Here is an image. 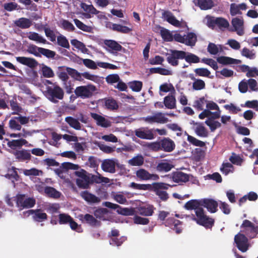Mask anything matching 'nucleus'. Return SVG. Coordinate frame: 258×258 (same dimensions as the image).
<instances>
[{
  "instance_id": "79ce46f5",
  "label": "nucleus",
  "mask_w": 258,
  "mask_h": 258,
  "mask_svg": "<svg viewBox=\"0 0 258 258\" xmlns=\"http://www.w3.org/2000/svg\"><path fill=\"white\" fill-rule=\"evenodd\" d=\"M71 43L76 48L81 50L84 53H87L89 50L86 48L85 45L82 42L77 39H72L71 40Z\"/></svg>"
},
{
  "instance_id": "412c9836",
  "label": "nucleus",
  "mask_w": 258,
  "mask_h": 258,
  "mask_svg": "<svg viewBox=\"0 0 258 258\" xmlns=\"http://www.w3.org/2000/svg\"><path fill=\"white\" fill-rule=\"evenodd\" d=\"M16 60L18 62L32 69L36 68L38 64V61L34 58L31 57L18 56L16 57Z\"/></svg>"
},
{
  "instance_id": "c85d7f7f",
  "label": "nucleus",
  "mask_w": 258,
  "mask_h": 258,
  "mask_svg": "<svg viewBox=\"0 0 258 258\" xmlns=\"http://www.w3.org/2000/svg\"><path fill=\"white\" fill-rule=\"evenodd\" d=\"M44 192L49 198L57 199L60 197L61 194L53 187L47 186L45 187Z\"/></svg>"
},
{
  "instance_id": "a211bd4d",
  "label": "nucleus",
  "mask_w": 258,
  "mask_h": 258,
  "mask_svg": "<svg viewBox=\"0 0 258 258\" xmlns=\"http://www.w3.org/2000/svg\"><path fill=\"white\" fill-rule=\"evenodd\" d=\"M174 167L172 162L167 160H162L156 166V170L160 172H167Z\"/></svg>"
},
{
  "instance_id": "5fc2aeb1",
  "label": "nucleus",
  "mask_w": 258,
  "mask_h": 258,
  "mask_svg": "<svg viewBox=\"0 0 258 258\" xmlns=\"http://www.w3.org/2000/svg\"><path fill=\"white\" fill-rule=\"evenodd\" d=\"M74 22L76 26L80 30L86 32H91V27L86 25L79 20L75 19H74Z\"/></svg>"
},
{
  "instance_id": "7c9ffc66",
  "label": "nucleus",
  "mask_w": 258,
  "mask_h": 258,
  "mask_svg": "<svg viewBox=\"0 0 258 258\" xmlns=\"http://www.w3.org/2000/svg\"><path fill=\"white\" fill-rule=\"evenodd\" d=\"M104 44L108 47H109L111 50L116 52L120 51L122 49L124 50V48H123L121 45H120L115 40H105L104 41Z\"/></svg>"
},
{
  "instance_id": "ddd939ff",
  "label": "nucleus",
  "mask_w": 258,
  "mask_h": 258,
  "mask_svg": "<svg viewBox=\"0 0 258 258\" xmlns=\"http://www.w3.org/2000/svg\"><path fill=\"white\" fill-rule=\"evenodd\" d=\"M27 213L32 215L33 220L35 222H42L47 219V215L41 209L29 210Z\"/></svg>"
},
{
  "instance_id": "bf43d9fd",
  "label": "nucleus",
  "mask_w": 258,
  "mask_h": 258,
  "mask_svg": "<svg viewBox=\"0 0 258 258\" xmlns=\"http://www.w3.org/2000/svg\"><path fill=\"white\" fill-rule=\"evenodd\" d=\"M187 140L190 144L195 146L203 147L206 145L205 142L200 141L190 135H187Z\"/></svg>"
},
{
  "instance_id": "f704fd0d",
  "label": "nucleus",
  "mask_w": 258,
  "mask_h": 258,
  "mask_svg": "<svg viewBox=\"0 0 258 258\" xmlns=\"http://www.w3.org/2000/svg\"><path fill=\"white\" fill-rule=\"evenodd\" d=\"M109 179L107 177L102 176L98 173V175H93L90 173V184L94 183H101L102 182L108 183Z\"/></svg>"
},
{
  "instance_id": "052dcab7",
  "label": "nucleus",
  "mask_w": 258,
  "mask_h": 258,
  "mask_svg": "<svg viewBox=\"0 0 258 258\" xmlns=\"http://www.w3.org/2000/svg\"><path fill=\"white\" fill-rule=\"evenodd\" d=\"M23 173L26 176H39L42 175L43 171L41 170H38L35 168H32L30 169H24Z\"/></svg>"
},
{
  "instance_id": "9b49d317",
  "label": "nucleus",
  "mask_w": 258,
  "mask_h": 258,
  "mask_svg": "<svg viewBox=\"0 0 258 258\" xmlns=\"http://www.w3.org/2000/svg\"><path fill=\"white\" fill-rule=\"evenodd\" d=\"M143 120L150 124L154 123H164L169 121L168 119L165 117L164 114L161 112H156L152 116H147V117H143Z\"/></svg>"
},
{
  "instance_id": "e433bc0d",
  "label": "nucleus",
  "mask_w": 258,
  "mask_h": 258,
  "mask_svg": "<svg viewBox=\"0 0 258 258\" xmlns=\"http://www.w3.org/2000/svg\"><path fill=\"white\" fill-rule=\"evenodd\" d=\"M185 42L184 44L187 46H195L197 41V38L196 35L193 32H189L184 37Z\"/></svg>"
},
{
  "instance_id": "2eb2a0df",
  "label": "nucleus",
  "mask_w": 258,
  "mask_h": 258,
  "mask_svg": "<svg viewBox=\"0 0 258 258\" xmlns=\"http://www.w3.org/2000/svg\"><path fill=\"white\" fill-rule=\"evenodd\" d=\"M202 207L206 208L209 212L215 213L218 211V203L212 199H202Z\"/></svg>"
},
{
  "instance_id": "603ef678",
  "label": "nucleus",
  "mask_w": 258,
  "mask_h": 258,
  "mask_svg": "<svg viewBox=\"0 0 258 258\" xmlns=\"http://www.w3.org/2000/svg\"><path fill=\"white\" fill-rule=\"evenodd\" d=\"M194 72L196 76L212 78L210 77L211 74L210 71L206 68H197L194 70Z\"/></svg>"
},
{
  "instance_id": "393cba45",
  "label": "nucleus",
  "mask_w": 258,
  "mask_h": 258,
  "mask_svg": "<svg viewBox=\"0 0 258 258\" xmlns=\"http://www.w3.org/2000/svg\"><path fill=\"white\" fill-rule=\"evenodd\" d=\"M172 179L176 183L186 182L189 180V176L181 171H177L173 173Z\"/></svg>"
},
{
  "instance_id": "b1692460",
  "label": "nucleus",
  "mask_w": 258,
  "mask_h": 258,
  "mask_svg": "<svg viewBox=\"0 0 258 258\" xmlns=\"http://www.w3.org/2000/svg\"><path fill=\"white\" fill-rule=\"evenodd\" d=\"M80 196L85 201L89 203H98L100 202L99 198L87 190L82 191L80 193Z\"/></svg>"
},
{
  "instance_id": "72a5a7b5",
  "label": "nucleus",
  "mask_w": 258,
  "mask_h": 258,
  "mask_svg": "<svg viewBox=\"0 0 258 258\" xmlns=\"http://www.w3.org/2000/svg\"><path fill=\"white\" fill-rule=\"evenodd\" d=\"M16 158L19 160L24 161L30 160L31 159V154L29 152L26 150H22L16 151L14 153Z\"/></svg>"
},
{
  "instance_id": "37998d69",
  "label": "nucleus",
  "mask_w": 258,
  "mask_h": 258,
  "mask_svg": "<svg viewBox=\"0 0 258 258\" xmlns=\"http://www.w3.org/2000/svg\"><path fill=\"white\" fill-rule=\"evenodd\" d=\"M83 222H86L91 226H96L100 223V222L96 220L92 215L86 214L84 216Z\"/></svg>"
},
{
  "instance_id": "4be33fe9",
  "label": "nucleus",
  "mask_w": 258,
  "mask_h": 258,
  "mask_svg": "<svg viewBox=\"0 0 258 258\" xmlns=\"http://www.w3.org/2000/svg\"><path fill=\"white\" fill-rule=\"evenodd\" d=\"M209 25L210 26H217L219 28H228L229 26V22L227 20L223 18H216L211 19L209 21Z\"/></svg>"
},
{
  "instance_id": "0e129e2a",
  "label": "nucleus",
  "mask_w": 258,
  "mask_h": 258,
  "mask_svg": "<svg viewBox=\"0 0 258 258\" xmlns=\"http://www.w3.org/2000/svg\"><path fill=\"white\" fill-rule=\"evenodd\" d=\"M40 50V57L42 55L48 58H53L56 55L55 51L41 47Z\"/></svg>"
},
{
  "instance_id": "ea45409f",
  "label": "nucleus",
  "mask_w": 258,
  "mask_h": 258,
  "mask_svg": "<svg viewBox=\"0 0 258 258\" xmlns=\"http://www.w3.org/2000/svg\"><path fill=\"white\" fill-rule=\"evenodd\" d=\"M144 159L142 155H138L128 161V164L133 166H140L144 164Z\"/></svg>"
},
{
  "instance_id": "49530a36",
  "label": "nucleus",
  "mask_w": 258,
  "mask_h": 258,
  "mask_svg": "<svg viewBox=\"0 0 258 258\" xmlns=\"http://www.w3.org/2000/svg\"><path fill=\"white\" fill-rule=\"evenodd\" d=\"M160 35L164 41L166 42H171L173 40L172 34L170 31L167 29L162 28L160 30Z\"/></svg>"
},
{
  "instance_id": "3c124183",
  "label": "nucleus",
  "mask_w": 258,
  "mask_h": 258,
  "mask_svg": "<svg viewBox=\"0 0 258 258\" xmlns=\"http://www.w3.org/2000/svg\"><path fill=\"white\" fill-rule=\"evenodd\" d=\"M198 126L196 127L195 132L196 134L201 137H207L208 136V132L207 129L203 125L201 124H198Z\"/></svg>"
},
{
  "instance_id": "680f3d73",
  "label": "nucleus",
  "mask_w": 258,
  "mask_h": 258,
  "mask_svg": "<svg viewBox=\"0 0 258 258\" xmlns=\"http://www.w3.org/2000/svg\"><path fill=\"white\" fill-rule=\"evenodd\" d=\"M10 105L12 110L14 111L13 112L14 114H18L22 110V107L19 105L16 99H13L10 100Z\"/></svg>"
},
{
  "instance_id": "5701e85b",
  "label": "nucleus",
  "mask_w": 258,
  "mask_h": 258,
  "mask_svg": "<svg viewBox=\"0 0 258 258\" xmlns=\"http://www.w3.org/2000/svg\"><path fill=\"white\" fill-rule=\"evenodd\" d=\"M80 6L86 13L85 17L87 18H90L91 15H97L99 13V11L97 10L91 4L87 5L85 3L82 2Z\"/></svg>"
},
{
  "instance_id": "c9c22d12",
  "label": "nucleus",
  "mask_w": 258,
  "mask_h": 258,
  "mask_svg": "<svg viewBox=\"0 0 258 258\" xmlns=\"http://www.w3.org/2000/svg\"><path fill=\"white\" fill-rule=\"evenodd\" d=\"M28 143V142L23 139L18 140H13L8 142L7 145L9 147L12 149H15L17 147H21L23 145H25Z\"/></svg>"
},
{
  "instance_id": "f257e3e1",
  "label": "nucleus",
  "mask_w": 258,
  "mask_h": 258,
  "mask_svg": "<svg viewBox=\"0 0 258 258\" xmlns=\"http://www.w3.org/2000/svg\"><path fill=\"white\" fill-rule=\"evenodd\" d=\"M201 205L202 199L191 200L187 202L184 204V208L187 210H194L195 215H186L185 217L196 222L198 224L204 226L206 229H211L214 224L215 220L206 215Z\"/></svg>"
},
{
  "instance_id": "a878e982",
  "label": "nucleus",
  "mask_w": 258,
  "mask_h": 258,
  "mask_svg": "<svg viewBox=\"0 0 258 258\" xmlns=\"http://www.w3.org/2000/svg\"><path fill=\"white\" fill-rule=\"evenodd\" d=\"M247 9V6L245 3H241L236 5L232 3L230 5V12L231 16H235L236 15L242 14L240 10H245Z\"/></svg>"
},
{
  "instance_id": "4d7b16f0",
  "label": "nucleus",
  "mask_w": 258,
  "mask_h": 258,
  "mask_svg": "<svg viewBox=\"0 0 258 258\" xmlns=\"http://www.w3.org/2000/svg\"><path fill=\"white\" fill-rule=\"evenodd\" d=\"M161 140L147 143L146 147L150 150L154 152L161 151Z\"/></svg>"
},
{
  "instance_id": "a19ab883",
  "label": "nucleus",
  "mask_w": 258,
  "mask_h": 258,
  "mask_svg": "<svg viewBox=\"0 0 258 258\" xmlns=\"http://www.w3.org/2000/svg\"><path fill=\"white\" fill-rule=\"evenodd\" d=\"M28 38L31 40L36 41L43 44L48 43L46 40L36 32H30Z\"/></svg>"
},
{
  "instance_id": "20e7f679",
  "label": "nucleus",
  "mask_w": 258,
  "mask_h": 258,
  "mask_svg": "<svg viewBox=\"0 0 258 258\" xmlns=\"http://www.w3.org/2000/svg\"><path fill=\"white\" fill-rule=\"evenodd\" d=\"M74 174L78 177L76 182L79 188L87 189L89 187L90 184V173L87 172L83 169H81L80 170L75 171Z\"/></svg>"
},
{
  "instance_id": "774afa93",
  "label": "nucleus",
  "mask_w": 258,
  "mask_h": 258,
  "mask_svg": "<svg viewBox=\"0 0 258 258\" xmlns=\"http://www.w3.org/2000/svg\"><path fill=\"white\" fill-rule=\"evenodd\" d=\"M61 27L68 31L73 32L75 30L74 26L67 20H62L61 21Z\"/></svg>"
},
{
  "instance_id": "8fccbe9b",
  "label": "nucleus",
  "mask_w": 258,
  "mask_h": 258,
  "mask_svg": "<svg viewBox=\"0 0 258 258\" xmlns=\"http://www.w3.org/2000/svg\"><path fill=\"white\" fill-rule=\"evenodd\" d=\"M183 59H184L186 62L189 63H197L200 61V58L197 55L191 53H189L186 55V53L185 51L184 57H183Z\"/></svg>"
},
{
  "instance_id": "09e8293b",
  "label": "nucleus",
  "mask_w": 258,
  "mask_h": 258,
  "mask_svg": "<svg viewBox=\"0 0 258 258\" xmlns=\"http://www.w3.org/2000/svg\"><path fill=\"white\" fill-rule=\"evenodd\" d=\"M150 72L152 74H159L162 75H171V71L162 68H152L150 69Z\"/></svg>"
},
{
  "instance_id": "1a4fd4ad",
  "label": "nucleus",
  "mask_w": 258,
  "mask_h": 258,
  "mask_svg": "<svg viewBox=\"0 0 258 258\" xmlns=\"http://www.w3.org/2000/svg\"><path fill=\"white\" fill-rule=\"evenodd\" d=\"M248 238L240 232L234 237V242L238 249L243 252H246L249 247Z\"/></svg>"
},
{
  "instance_id": "9d476101",
  "label": "nucleus",
  "mask_w": 258,
  "mask_h": 258,
  "mask_svg": "<svg viewBox=\"0 0 258 258\" xmlns=\"http://www.w3.org/2000/svg\"><path fill=\"white\" fill-rule=\"evenodd\" d=\"M171 53L167 57V62L173 67L178 65V59H183L184 57V51L182 50H172Z\"/></svg>"
},
{
  "instance_id": "bb28decb",
  "label": "nucleus",
  "mask_w": 258,
  "mask_h": 258,
  "mask_svg": "<svg viewBox=\"0 0 258 258\" xmlns=\"http://www.w3.org/2000/svg\"><path fill=\"white\" fill-rule=\"evenodd\" d=\"M162 16L169 23L171 24V25L176 27L180 26V22L176 19V18L170 11H164L162 13Z\"/></svg>"
},
{
  "instance_id": "864d4df0",
  "label": "nucleus",
  "mask_w": 258,
  "mask_h": 258,
  "mask_svg": "<svg viewBox=\"0 0 258 258\" xmlns=\"http://www.w3.org/2000/svg\"><path fill=\"white\" fill-rule=\"evenodd\" d=\"M58 223L60 225H65L69 224L72 217L69 214L65 213L59 214L58 215Z\"/></svg>"
},
{
  "instance_id": "423d86ee",
  "label": "nucleus",
  "mask_w": 258,
  "mask_h": 258,
  "mask_svg": "<svg viewBox=\"0 0 258 258\" xmlns=\"http://www.w3.org/2000/svg\"><path fill=\"white\" fill-rule=\"evenodd\" d=\"M96 90L97 89L95 86L92 84H88L76 87L74 92L77 97L86 99L91 98Z\"/></svg>"
},
{
  "instance_id": "6e6552de",
  "label": "nucleus",
  "mask_w": 258,
  "mask_h": 258,
  "mask_svg": "<svg viewBox=\"0 0 258 258\" xmlns=\"http://www.w3.org/2000/svg\"><path fill=\"white\" fill-rule=\"evenodd\" d=\"M152 188L161 200L166 201L168 199V194L166 191L162 190V189H167L170 186L169 184L163 182H154L152 184Z\"/></svg>"
},
{
  "instance_id": "338daca9",
  "label": "nucleus",
  "mask_w": 258,
  "mask_h": 258,
  "mask_svg": "<svg viewBox=\"0 0 258 258\" xmlns=\"http://www.w3.org/2000/svg\"><path fill=\"white\" fill-rule=\"evenodd\" d=\"M41 47L37 46L34 44L30 45L27 49V51L30 53L33 54L35 56L40 57V51Z\"/></svg>"
},
{
  "instance_id": "2f4dec72",
  "label": "nucleus",
  "mask_w": 258,
  "mask_h": 258,
  "mask_svg": "<svg viewBox=\"0 0 258 258\" xmlns=\"http://www.w3.org/2000/svg\"><path fill=\"white\" fill-rule=\"evenodd\" d=\"M62 68H65L68 75L75 80L80 82H82L84 80L82 77V75H81V73L76 70L68 67H62Z\"/></svg>"
},
{
  "instance_id": "7ed1b4c3",
  "label": "nucleus",
  "mask_w": 258,
  "mask_h": 258,
  "mask_svg": "<svg viewBox=\"0 0 258 258\" xmlns=\"http://www.w3.org/2000/svg\"><path fill=\"white\" fill-rule=\"evenodd\" d=\"M46 90L47 97L49 101L53 103H57L59 100L63 99L64 92L62 88L56 83L53 87H47Z\"/></svg>"
},
{
  "instance_id": "c03bdc74",
  "label": "nucleus",
  "mask_w": 258,
  "mask_h": 258,
  "mask_svg": "<svg viewBox=\"0 0 258 258\" xmlns=\"http://www.w3.org/2000/svg\"><path fill=\"white\" fill-rule=\"evenodd\" d=\"M205 123L209 127L211 132H214L217 128L221 126V123L212 118H208L205 121Z\"/></svg>"
},
{
  "instance_id": "6ab92c4d",
  "label": "nucleus",
  "mask_w": 258,
  "mask_h": 258,
  "mask_svg": "<svg viewBox=\"0 0 258 258\" xmlns=\"http://www.w3.org/2000/svg\"><path fill=\"white\" fill-rule=\"evenodd\" d=\"M90 115L96 121V123L98 126L106 128L111 125L109 120L96 113L91 112Z\"/></svg>"
},
{
  "instance_id": "e2e57ef3",
  "label": "nucleus",
  "mask_w": 258,
  "mask_h": 258,
  "mask_svg": "<svg viewBox=\"0 0 258 258\" xmlns=\"http://www.w3.org/2000/svg\"><path fill=\"white\" fill-rule=\"evenodd\" d=\"M57 43L58 45L66 48L69 49L70 47L68 39L65 36L62 35L57 36Z\"/></svg>"
},
{
  "instance_id": "13d9d810",
  "label": "nucleus",
  "mask_w": 258,
  "mask_h": 258,
  "mask_svg": "<svg viewBox=\"0 0 258 258\" xmlns=\"http://www.w3.org/2000/svg\"><path fill=\"white\" fill-rule=\"evenodd\" d=\"M152 185L150 184H139L135 182L131 183V187L133 188L143 190H151L152 187Z\"/></svg>"
},
{
  "instance_id": "473e14b6",
  "label": "nucleus",
  "mask_w": 258,
  "mask_h": 258,
  "mask_svg": "<svg viewBox=\"0 0 258 258\" xmlns=\"http://www.w3.org/2000/svg\"><path fill=\"white\" fill-rule=\"evenodd\" d=\"M164 104L168 109H174L176 107V99L174 95H168L164 99Z\"/></svg>"
},
{
  "instance_id": "c756f323",
  "label": "nucleus",
  "mask_w": 258,
  "mask_h": 258,
  "mask_svg": "<svg viewBox=\"0 0 258 258\" xmlns=\"http://www.w3.org/2000/svg\"><path fill=\"white\" fill-rule=\"evenodd\" d=\"M104 105L106 109L109 110H117L118 105L117 101L112 98L108 97L104 99Z\"/></svg>"
},
{
  "instance_id": "dca6fc26",
  "label": "nucleus",
  "mask_w": 258,
  "mask_h": 258,
  "mask_svg": "<svg viewBox=\"0 0 258 258\" xmlns=\"http://www.w3.org/2000/svg\"><path fill=\"white\" fill-rule=\"evenodd\" d=\"M231 24L233 27L232 31H236L237 34L239 36L244 34V21L242 18H234L231 21Z\"/></svg>"
},
{
  "instance_id": "f3484780",
  "label": "nucleus",
  "mask_w": 258,
  "mask_h": 258,
  "mask_svg": "<svg viewBox=\"0 0 258 258\" xmlns=\"http://www.w3.org/2000/svg\"><path fill=\"white\" fill-rule=\"evenodd\" d=\"M115 160L113 159H107L103 161L101 164L102 170L106 172L114 173L115 172Z\"/></svg>"
},
{
  "instance_id": "4c0bfd02",
  "label": "nucleus",
  "mask_w": 258,
  "mask_h": 258,
  "mask_svg": "<svg viewBox=\"0 0 258 258\" xmlns=\"http://www.w3.org/2000/svg\"><path fill=\"white\" fill-rule=\"evenodd\" d=\"M65 121L71 127L76 130H80L81 129V124L77 119L72 116H67L65 118Z\"/></svg>"
},
{
  "instance_id": "f03ea898",
  "label": "nucleus",
  "mask_w": 258,
  "mask_h": 258,
  "mask_svg": "<svg viewBox=\"0 0 258 258\" xmlns=\"http://www.w3.org/2000/svg\"><path fill=\"white\" fill-rule=\"evenodd\" d=\"M155 208L152 205L147 204L139 206L136 208L122 209L120 211L121 215L124 216H133L140 215L143 216L148 217L152 216Z\"/></svg>"
},
{
  "instance_id": "aec40b11",
  "label": "nucleus",
  "mask_w": 258,
  "mask_h": 258,
  "mask_svg": "<svg viewBox=\"0 0 258 258\" xmlns=\"http://www.w3.org/2000/svg\"><path fill=\"white\" fill-rule=\"evenodd\" d=\"M161 151L166 152L173 151L175 148L174 142L169 138H164L161 140Z\"/></svg>"
},
{
  "instance_id": "69168bd1",
  "label": "nucleus",
  "mask_w": 258,
  "mask_h": 258,
  "mask_svg": "<svg viewBox=\"0 0 258 258\" xmlns=\"http://www.w3.org/2000/svg\"><path fill=\"white\" fill-rule=\"evenodd\" d=\"M126 237L125 236H121L118 238L116 237H112L110 239L109 243L110 244L113 246H120L125 240Z\"/></svg>"
},
{
  "instance_id": "58836bf2",
  "label": "nucleus",
  "mask_w": 258,
  "mask_h": 258,
  "mask_svg": "<svg viewBox=\"0 0 258 258\" xmlns=\"http://www.w3.org/2000/svg\"><path fill=\"white\" fill-rule=\"evenodd\" d=\"M110 28L113 31H117L122 33H128L132 31V29L125 26H122L117 24H112Z\"/></svg>"
},
{
  "instance_id": "cd10ccee",
  "label": "nucleus",
  "mask_w": 258,
  "mask_h": 258,
  "mask_svg": "<svg viewBox=\"0 0 258 258\" xmlns=\"http://www.w3.org/2000/svg\"><path fill=\"white\" fill-rule=\"evenodd\" d=\"M14 24L16 26L23 29L29 28L32 24V21L29 19L24 17L16 20Z\"/></svg>"
},
{
  "instance_id": "39448f33",
  "label": "nucleus",
  "mask_w": 258,
  "mask_h": 258,
  "mask_svg": "<svg viewBox=\"0 0 258 258\" xmlns=\"http://www.w3.org/2000/svg\"><path fill=\"white\" fill-rule=\"evenodd\" d=\"M240 228L241 229L240 232L244 234L249 239H253L257 237L258 235L257 227H255L254 224L249 220H243L240 226Z\"/></svg>"
},
{
  "instance_id": "f8f14e48",
  "label": "nucleus",
  "mask_w": 258,
  "mask_h": 258,
  "mask_svg": "<svg viewBox=\"0 0 258 258\" xmlns=\"http://www.w3.org/2000/svg\"><path fill=\"white\" fill-rule=\"evenodd\" d=\"M135 135L139 138L145 140H153L155 138L152 129L148 127H140L135 131Z\"/></svg>"
},
{
  "instance_id": "a18cd8bd",
  "label": "nucleus",
  "mask_w": 258,
  "mask_h": 258,
  "mask_svg": "<svg viewBox=\"0 0 258 258\" xmlns=\"http://www.w3.org/2000/svg\"><path fill=\"white\" fill-rule=\"evenodd\" d=\"M198 5L202 10H208L211 9L213 6L212 0H198Z\"/></svg>"
},
{
  "instance_id": "0eeeda50",
  "label": "nucleus",
  "mask_w": 258,
  "mask_h": 258,
  "mask_svg": "<svg viewBox=\"0 0 258 258\" xmlns=\"http://www.w3.org/2000/svg\"><path fill=\"white\" fill-rule=\"evenodd\" d=\"M16 205L20 210L25 208H31L34 206L35 200L33 198H26L25 195L18 194L16 197Z\"/></svg>"
},
{
  "instance_id": "de8ad7c7",
  "label": "nucleus",
  "mask_w": 258,
  "mask_h": 258,
  "mask_svg": "<svg viewBox=\"0 0 258 258\" xmlns=\"http://www.w3.org/2000/svg\"><path fill=\"white\" fill-rule=\"evenodd\" d=\"M190 78L195 81L192 83V88L195 90H201L205 88V82L201 79H196L194 77H190Z\"/></svg>"
},
{
  "instance_id": "4468645a",
  "label": "nucleus",
  "mask_w": 258,
  "mask_h": 258,
  "mask_svg": "<svg viewBox=\"0 0 258 258\" xmlns=\"http://www.w3.org/2000/svg\"><path fill=\"white\" fill-rule=\"evenodd\" d=\"M136 176L141 180H158L159 176L156 174H151L145 169L141 168L136 172Z\"/></svg>"
},
{
  "instance_id": "6e6d98bb",
  "label": "nucleus",
  "mask_w": 258,
  "mask_h": 258,
  "mask_svg": "<svg viewBox=\"0 0 258 258\" xmlns=\"http://www.w3.org/2000/svg\"><path fill=\"white\" fill-rule=\"evenodd\" d=\"M130 88L134 92H140L142 88L143 83L140 81H134L128 83Z\"/></svg>"
}]
</instances>
